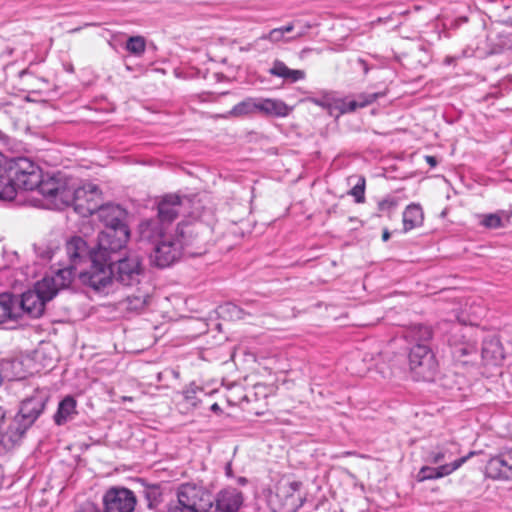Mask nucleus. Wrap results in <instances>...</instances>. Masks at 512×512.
Returning a JSON list of instances; mask_svg holds the SVG:
<instances>
[{"label":"nucleus","instance_id":"obj_1","mask_svg":"<svg viewBox=\"0 0 512 512\" xmlns=\"http://www.w3.org/2000/svg\"><path fill=\"white\" fill-rule=\"evenodd\" d=\"M48 399L45 390H35L20 403L17 414L9 419L5 418V411L0 407V455L9 453L22 443L27 431L44 412Z\"/></svg>","mask_w":512,"mask_h":512},{"label":"nucleus","instance_id":"obj_2","mask_svg":"<svg viewBox=\"0 0 512 512\" xmlns=\"http://www.w3.org/2000/svg\"><path fill=\"white\" fill-rule=\"evenodd\" d=\"M72 282L71 269H59L52 275H46L38 281L34 289L22 294L19 300L15 297L18 318L27 314L32 318H38L44 313L45 305L51 301L59 290L68 287Z\"/></svg>","mask_w":512,"mask_h":512},{"label":"nucleus","instance_id":"obj_3","mask_svg":"<svg viewBox=\"0 0 512 512\" xmlns=\"http://www.w3.org/2000/svg\"><path fill=\"white\" fill-rule=\"evenodd\" d=\"M177 500L168 512H206L212 506L211 493L201 485L185 483L177 489Z\"/></svg>","mask_w":512,"mask_h":512},{"label":"nucleus","instance_id":"obj_4","mask_svg":"<svg viewBox=\"0 0 512 512\" xmlns=\"http://www.w3.org/2000/svg\"><path fill=\"white\" fill-rule=\"evenodd\" d=\"M183 227H178L176 237L171 235L161 239L153 245V251L150 253V262L152 265L165 268L176 262L182 255L184 246L188 245Z\"/></svg>","mask_w":512,"mask_h":512},{"label":"nucleus","instance_id":"obj_5","mask_svg":"<svg viewBox=\"0 0 512 512\" xmlns=\"http://www.w3.org/2000/svg\"><path fill=\"white\" fill-rule=\"evenodd\" d=\"M409 368L416 381H434L438 374V362L426 344L414 345L409 353Z\"/></svg>","mask_w":512,"mask_h":512},{"label":"nucleus","instance_id":"obj_6","mask_svg":"<svg viewBox=\"0 0 512 512\" xmlns=\"http://www.w3.org/2000/svg\"><path fill=\"white\" fill-rule=\"evenodd\" d=\"M111 263L115 281L123 286H134L140 283L144 275V267L141 257L136 252L128 251Z\"/></svg>","mask_w":512,"mask_h":512},{"label":"nucleus","instance_id":"obj_7","mask_svg":"<svg viewBox=\"0 0 512 512\" xmlns=\"http://www.w3.org/2000/svg\"><path fill=\"white\" fill-rule=\"evenodd\" d=\"M81 281L98 292L109 288L114 280L112 263L109 259L94 255L89 270L80 273Z\"/></svg>","mask_w":512,"mask_h":512},{"label":"nucleus","instance_id":"obj_8","mask_svg":"<svg viewBox=\"0 0 512 512\" xmlns=\"http://www.w3.org/2000/svg\"><path fill=\"white\" fill-rule=\"evenodd\" d=\"M72 199L69 206L83 217L93 215L101 207L102 193L97 185L88 183L78 188H72Z\"/></svg>","mask_w":512,"mask_h":512},{"label":"nucleus","instance_id":"obj_9","mask_svg":"<svg viewBox=\"0 0 512 512\" xmlns=\"http://www.w3.org/2000/svg\"><path fill=\"white\" fill-rule=\"evenodd\" d=\"M37 190L46 200L47 207L51 209H64L69 206V200L72 199V187L55 177L44 179L41 176Z\"/></svg>","mask_w":512,"mask_h":512},{"label":"nucleus","instance_id":"obj_10","mask_svg":"<svg viewBox=\"0 0 512 512\" xmlns=\"http://www.w3.org/2000/svg\"><path fill=\"white\" fill-rule=\"evenodd\" d=\"M129 237L128 226L104 229L98 235L97 255L112 262V254L120 253L126 247Z\"/></svg>","mask_w":512,"mask_h":512},{"label":"nucleus","instance_id":"obj_11","mask_svg":"<svg viewBox=\"0 0 512 512\" xmlns=\"http://www.w3.org/2000/svg\"><path fill=\"white\" fill-rule=\"evenodd\" d=\"M463 328L455 326L453 333L449 338L451 353L455 361L462 364L474 363L478 358L476 342L467 338L463 333Z\"/></svg>","mask_w":512,"mask_h":512},{"label":"nucleus","instance_id":"obj_12","mask_svg":"<svg viewBox=\"0 0 512 512\" xmlns=\"http://www.w3.org/2000/svg\"><path fill=\"white\" fill-rule=\"evenodd\" d=\"M104 512H133L136 505L134 493L124 487H111L103 496Z\"/></svg>","mask_w":512,"mask_h":512},{"label":"nucleus","instance_id":"obj_13","mask_svg":"<svg viewBox=\"0 0 512 512\" xmlns=\"http://www.w3.org/2000/svg\"><path fill=\"white\" fill-rule=\"evenodd\" d=\"M12 171L16 189L34 190L40 184L41 169L26 158L19 159Z\"/></svg>","mask_w":512,"mask_h":512},{"label":"nucleus","instance_id":"obj_14","mask_svg":"<svg viewBox=\"0 0 512 512\" xmlns=\"http://www.w3.org/2000/svg\"><path fill=\"white\" fill-rule=\"evenodd\" d=\"M66 253L69 258L70 265L65 269H71L72 278L74 277V269L78 264L86 261L87 259H90L91 261L93 256L97 254L96 251L89 249L86 241L79 236H74L67 241Z\"/></svg>","mask_w":512,"mask_h":512},{"label":"nucleus","instance_id":"obj_15","mask_svg":"<svg viewBox=\"0 0 512 512\" xmlns=\"http://www.w3.org/2000/svg\"><path fill=\"white\" fill-rule=\"evenodd\" d=\"M474 453L457 458L449 463L441 464L438 467L423 466L416 475L418 482L435 480L452 474L459 469Z\"/></svg>","mask_w":512,"mask_h":512},{"label":"nucleus","instance_id":"obj_16","mask_svg":"<svg viewBox=\"0 0 512 512\" xmlns=\"http://www.w3.org/2000/svg\"><path fill=\"white\" fill-rule=\"evenodd\" d=\"M380 96H383V94L361 93L357 95L356 99L334 97L332 105V114L334 112H337V115L354 112L358 108H363L367 105H370Z\"/></svg>","mask_w":512,"mask_h":512},{"label":"nucleus","instance_id":"obj_17","mask_svg":"<svg viewBox=\"0 0 512 512\" xmlns=\"http://www.w3.org/2000/svg\"><path fill=\"white\" fill-rule=\"evenodd\" d=\"M98 219L103 223L105 229L120 228L127 226L125 223L127 212L119 205H101L95 213Z\"/></svg>","mask_w":512,"mask_h":512},{"label":"nucleus","instance_id":"obj_18","mask_svg":"<svg viewBox=\"0 0 512 512\" xmlns=\"http://www.w3.org/2000/svg\"><path fill=\"white\" fill-rule=\"evenodd\" d=\"M183 206V199L177 194L165 195L158 204V219L162 224L175 220Z\"/></svg>","mask_w":512,"mask_h":512},{"label":"nucleus","instance_id":"obj_19","mask_svg":"<svg viewBox=\"0 0 512 512\" xmlns=\"http://www.w3.org/2000/svg\"><path fill=\"white\" fill-rule=\"evenodd\" d=\"M505 358L504 348L497 337L484 339L481 348V359L484 365L498 366Z\"/></svg>","mask_w":512,"mask_h":512},{"label":"nucleus","instance_id":"obj_20","mask_svg":"<svg viewBox=\"0 0 512 512\" xmlns=\"http://www.w3.org/2000/svg\"><path fill=\"white\" fill-rule=\"evenodd\" d=\"M487 471L493 478H512V449L492 457L487 464Z\"/></svg>","mask_w":512,"mask_h":512},{"label":"nucleus","instance_id":"obj_21","mask_svg":"<svg viewBox=\"0 0 512 512\" xmlns=\"http://www.w3.org/2000/svg\"><path fill=\"white\" fill-rule=\"evenodd\" d=\"M215 500L216 511L237 512L243 503V496L236 488L228 487L221 490Z\"/></svg>","mask_w":512,"mask_h":512},{"label":"nucleus","instance_id":"obj_22","mask_svg":"<svg viewBox=\"0 0 512 512\" xmlns=\"http://www.w3.org/2000/svg\"><path fill=\"white\" fill-rule=\"evenodd\" d=\"M164 224L159 219L144 220L139 225V239L141 242L155 245L168 235L164 234Z\"/></svg>","mask_w":512,"mask_h":512},{"label":"nucleus","instance_id":"obj_23","mask_svg":"<svg viewBox=\"0 0 512 512\" xmlns=\"http://www.w3.org/2000/svg\"><path fill=\"white\" fill-rule=\"evenodd\" d=\"M459 445L455 442H447L436 446L429 451L425 457V461L429 464H440L451 460L455 455L459 454Z\"/></svg>","mask_w":512,"mask_h":512},{"label":"nucleus","instance_id":"obj_24","mask_svg":"<svg viewBox=\"0 0 512 512\" xmlns=\"http://www.w3.org/2000/svg\"><path fill=\"white\" fill-rule=\"evenodd\" d=\"M289 107L279 99L257 98V113L267 116L285 117L289 114Z\"/></svg>","mask_w":512,"mask_h":512},{"label":"nucleus","instance_id":"obj_25","mask_svg":"<svg viewBox=\"0 0 512 512\" xmlns=\"http://www.w3.org/2000/svg\"><path fill=\"white\" fill-rule=\"evenodd\" d=\"M76 413V400L71 396H66L58 405L54 421L57 425H63L71 420Z\"/></svg>","mask_w":512,"mask_h":512},{"label":"nucleus","instance_id":"obj_26","mask_svg":"<svg viewBox=\"0 0 512 512\" xmlns=\"http://www.w3.org/2000/svg\"><path fill=\"white\" fill-rule=\"evenodd\" d=\"M269 73L273 76L290 80L291 82H297L305 77L304 71L290 69L279 60L274 61Z\"/></svg>","mask_w":512,"mask_h":512},{"label":"nucleus","instance_id":"obj_27","mask_svg":"<svg viewBox=\"0 0 512 512\" xmlns=\"http://www.w3.org/2000/svg\"><path fill=\"white\" fill-rule=\"evenodd\" d=\"M423 212L419 205L410 204L403 212L404 231H410L422 224Z\"/></svg>","mask_w":512,"mask_h":512},{"label":"nucleus","instance_id":"obj_28","mask_svg":"<svg viewBox=\"0 0 512 512\" xmlns=\"http://www.w3.org/2000/svg\"><path fill=\"white\" fill-rule=\"evenodd\" d=\"M17 301L11 294L0 295V324L8 319H17L18 311L16 308Z\"/></svg>","mask_w":512,"mask_h":512},{"label":"nucleus","instance_id":"obj_29","mask_svg":"<svg viewBox=\"0 0 512 512\" xmlns=\"http://www.w3.org/2000/svg\"><path fill=\"white\" fill-rule=\"evenodd\" d=\"M255 113H257V98H246L236 104L224 117H243Z\"/></svg>","mask_w":512,"mask_h":512},{"label":"nucleus","instance_id":"obj_30","mask_svg":"<svg viewBox=\"0 0 512 512\" xmlns=\"http://www.w3.org/2000/svg\"><path fill=\"white\" fill-rule=\"evenodd\" d=\"M431 327L423 324L413 325L408 331V337L417 344H425L432 338Z\"/></svg>","mask_w":512,"mask_h":512},{"label":"nucleus","instance_id":"obj_31","mask_svg":"<svg viewBox=\"0 0 512 512\" xmlns=\"http://www.w3.org/2000/svg\"><path fill=\"white\" fill-rule=\"evenodd\" d=\"M125 48L129 53L139 57L146 50V41L142 36H131L128 38Z\"/></svg>","mask_w":512,"mask_h":512},{"label":"nucleus","instance_id":"obj_32","mask_svg":"<svg viewBox=\"0 0 512 512\" xmlns=\"http://www.w3.org/2000/svg\"><path fill=\"white\" fill-rule=\"evenodd\" d=\"M293 29H294L293 24H288V25L280 27V28H275V29H272L268 34L261 36V39L270 40L272 42H279V41L283 40L284 35L286 33L293 31Z\"/></svg>","mask_w":512,"mask_h":512},{"label":"nucleus","instance_id":"obj_33","mask_svg":"<svg viewBox=\"0 0 512 512\" xmlns=\"http://www.w3.org/2000/svg\"><path fill=\"white\" fill-rule=\"evenodd\" d=\"M147 304V296L138 295V296H128L126 298V307L131 311H139L142 310Z\"/></svg>","mask_w":512,"mask_h":512},{"label":"nucleus","instance_id":"obj_34","mask_svg":"<svg viewBox=\"0 0 512 512\" xmlns=\"http://www.w3.org/2000/svg\"><path fill=\"white\" fill-rule=\"evenodd\" d=\"M349 194L355 198L356 203H363L365 201V178L360 177Z\"/></svg>","mask_w":512,"mask_h":512},{"label":"nucleus","instance_id":"obj_35","mask_svg":"<svg viewBox=\"0 0 512 512\" xmlns=\"http://www.w3.org/2000/svg\"><path fill=\"white\" fill-rule=\"evenodd\" d=\"M198 392H202V390L195 386V385H190L189 387H187L184 391H183V396H184V399L185 401L189 404V405H192V406H196L197 405V393Z\"/></svg>","mask_w":512,"mask_h":512},{"label":"nucleus","instance_id":"obj_36","mask_svg":"<svg viewBox=\"0 0 512 512\" xmlns=\"http://www.w3.org/2000/svg\"><path fill=\"white\" fill-rule=\"evenodd\" d=\"M333 99V95L327 94L322 98H311L310 101L317 106L328 109L329 113L332 114Z\"/></svg>","mask_w":512,"mask_h":512},{"label":"nucleus","instance_id":"obj_37","mask_svg":"<svg viewBox=\"0 0 512 512\" xmlns=\"http://www.w3.org/2000/svg\"><path fill=\"white\" fill-rule=\"evenodd\" d=\"M481 223L487 228H498L502 224V219L497 214H488L484 216Z\"/></svg>","mask_w":512,"mask_h":512},{"label":"nucleus","instance_id":"obj_38","mask_svg":"<svg viewBox=\"0 0 512 512\" xmlns=\"http://www.w3.org/2000/svg\"><path fill=\"white\" fill-rule=\"evenodd\" d=\"M75 512H101V510L95 503L86 501Z\"/></svg>","mask_w":512,"mask_h":512},{"label":"nucleus","instance_id":"obj_39","mask_svg":"<svg viewBox=\"0 0 512 512\" xmlns=\"http://www.w3.org/2000/svg\"><path fill=\"white\" fill-rule=\"evenodd\" d=\"M225 310L231 315V317H235L237 319L243 318V310L234 304H227L225 306Z\"/></svg>","mask_w":512,"mask_h":512},{"label":"nucleus","instance_id":"obj_40","mask_svg":"<svg viewBox=\"0 0 512 512\" xmlns=\"http://www.w3.org/2000/svg\"><path fill=\"white\" fill-rule=\"evenodd\" d=\"M36 253L43 259H51L54 255V251L51 248H42L41 246H35Z\"/></svg>","mask_w":512,"mask_h":512},{"label":"nucleus","instance_id":"obj_41","mask_svg":"<svg viewBox=\"0 0 512 512\" xmlns=\"http://www.w3.org/2000/svg\"><path fill=\"white\" fill-rule=\"evenodd\" d=\"M394 205V203L390 200H383L379 203V208L381 210H385V209H388L390 207H392Z\"/></svg>","mask_w":512,"mask_h":512},{"label":"nucleus","instance_id":"obj_42","mask_svg":"<svg viewBox=\"0 0 512 512\" xmlns=\"http://www.w3.org/2000/svg\"><path fill=\"white\" fill-rule=\"evenodd\" d=\"M301 482L299 481H292L289 483V487L291 489V491L295 492V491H298L301 487Z\"/></svg>","mask_w":512,"mask_h":512},{"label":"nucleus","instance_id":"obj_43","mask_svg":"<svg viewBox=\"0 0 512 512\" xmlns=\"http://www.w3.org/2000/svg\"><path fill=\"white\" fill-rule=\"evenodd\" d=\"M425 160L431 167H435L437 165V160L434 156L428 155L425 157Z\"/></svg>","mask_w":512,"mask_h":512},{"label":"nucleus","instance_id":"obj_44","mask_svg":"<svg viewBox=\"0 0 512 512\" xmlns=\"http://www.w3.org/2000/svg\"><path fill=\"white\" fill-rule=\"evenodd\" d=\"M5 481L4 469L0 466V489L3 487Z\"/></svg>","mask_w":512,"mask_h":512},{"label":"nucleus","instance_id":"obj_45","mask_svg":"<svg viewBox=\"0 0 512 512\" xmlns=\"http://www.w3.org/2000/svg\"><path fill=\"white\" fill-rule=\"evenodd\" d=\"M390 238V233L388 230H384L382 233V239L383 241H387Z\"/></svg>","mask_w":512,"mask_h":512},{"label":"nucleus","instance_id":"obj_46","mask_svg":"<svg viewBox=\"0 0 512 512\" xmlns=\"http://www.w3.org/2000/svg\"><path fill=\"white\" fill-rule=\"evenodd\" d=\"M211 409H212L213 411H218V410H220V407H219V405H218L217 403H214V404L211 406Z\"/></svg>","mask_w":512,"mask_h":512},{"label":"nucleus","instance_id":"obj_47","mask_svg":"<svg viewBox=\"0 0 512 512\" xmlns=\"http://www.w3.org/2000/svg\"><path fill=\"white\" fill-rule=\"evenodd\" d=\"M239 483L245 484L246 483V479L243 478V477L239 478Z\"/></svg>","mask_w":512,"mask_h":512}]
</instances>
